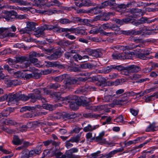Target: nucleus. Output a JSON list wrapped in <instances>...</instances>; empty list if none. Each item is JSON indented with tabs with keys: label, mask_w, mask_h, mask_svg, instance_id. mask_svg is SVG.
<instances>
[{
	"label": "nucleus",
	"mask_w": 158,
	"mask_h": 158,
	"mask_svg": "<svg viewBox=\"0 0 158 158\" xmlns=\"http://www.w3.org/2000/svg\"><path fill=\"white\" fill-rule=\"evenodd\" d=\"M86 80L87 78L82 77H79L75 79L68 78L67 79L64 86H62V88L61 87L60 91L62 92L64 89L67 88H70L71 85L76 83L77 81H86Z\"/></svg>",
	"instance_id": "obj_1"
},
{
	"label": "nucleus",
	"mask_w": 158,
	"mask_h": 158,
	"mask_svg": "<svg viewBox=\"0 0 158 158\" xmlns=\"http://www.w3.org/2000/svg\"><path fill=\"white\" fill-rule=\"evenodd\" d=\"M155 31H156V30H154V29H143L142 30H139L137 31L134 30L131 31V35H134L142 34L143 35L144 34L148 35L153 34L154 33H156V32H155Z\"/></svg>",
	"instance_id": "obj_2"
},
{
	"label": "nucleus",
	"mask_w": 158,
	"mask_h": 158,
	"mask_svg": "<svg viewBox=\"0 0 158 158\" xmlns=\"http://www.w3.org/2000/svg\"><path fill=\"white\" fill-rule=\"evenodd\" d=\"M4 14H5L4 15H1L0 18H5L7 20L11 21L13 20L14 17L16 14V13L14 11H4L3 12Z\"/></svg>",
	"instance_id": "obj_3"
},
{
	"label": "nucleus",
	"mask_w": 158,
	"mask_h": 158,
	"mask_svg": "<svg viewBox=\"0 0 158 158\" xmlns=\"http://www.w3.org/2000/svg\"><path fill=\"white\" fill-rule=\"evenodd\" d=\"M113 69H116L118 71H120L122 69V68L121 66L120 65H111L108 66L103 69L102 70V72H101V73L106 74L110 72Z\"/></svg>",
	"instance_id": "obj_4"
},
{
	"label": "nucleus",
	"mask_w": 158,
	"mask_h": 158,
	"mask_svg": "<svg viewBox=\"0 0 158 158\" xmlns=\"http://www.w3.org/2000/svg\"><path fill=\"white\" fill-rule=\"evenodd\" d=\"M74 97L72 96L69 95L65 98H62L64 101H68V102L69 103L70 107L73 110H75L78 109L77 104L76 103L74 102H70V100L73 99Z\"/></svg>",
	"instance_id": "obj_5"
},
{
	"label": "nucleus",
	"mask_w": 158,
	"mask_h": 158,
	"mask_svg": "<svg viewBox=\"0 0 158 158\" xmlns=\"http://www.w3.org/2000/svg\"><path fill=\"white\" fill-rule=\"evenodd\" d=\"M76 117V115L74 113H68L64 112L62 114H58V115L57 116V118L73 119L75 118Z\"/></svg>",
	"instance_id": "obj_6"
},
{
	"label": "nucleus",
	"mask_w": 158,
	"mask_h": 158,
	"mask_svg": "<svg viewBox=\"0 0 158 158\" xmlns=\"http://www.w3.org/2000/svg\"><path fill=\"white\" fill-rule=\"evenodd\" d=\"M105 131H102L99 134L98 136L95 137L94 140H95L96 142H98L100 144L106 143V139L103 137L105 135Z\"/></svg>",
	"instance_id": "obj_7"
},
{
	"label": "nucleus",
	"mask_w": 158,
	"mask_h": 158,
	"mask_svg": "<svg viewBox=\"0 0 158 158\" xmlns=\"http://www.w3.org/2000/svg\"><path fill=\"white\" fill-rule=\"evenodd\" d=\"M41 148L42 145H40L37 147L35 149L28 151L30 157L39 155L41 152Z\"/></svg>",
	"instance_id": "obj_8"
},
{
	"label": "nucleus",
	"mask_w": 158,
	"mask_h": 158,
	"mask_svg": "<svg viewBox=\"0 0 158 158\" xmlns=\"http://www.w3.org/2000/svg\"><path fill=\"white\" fill-rule=\"evenodd\" d=\"M125 70L129 73H134L140 71L141 69L139 66L132 65L126 67Z\"/></svg>",
	"instance_id": "obj_9"
},
{
	"label": "nucleus",
	"mask_w": 158,
	"mask_h": 158,
	"mask_svg": "<svg viewBox=\"0 0 158 158\" xmlns=\"http://www.w3.org/2000/svg\"><path fill=\"white\" fill-rule=\"evenodd\" d=\"M18 93L15 94H10L7 95V99L9 102H16L18 101Z\"/></svg>",
	"instance_id": "obj_10"
},
{
	"label": "nucleus",
	"mask_w": 158,
	"mask_h": 158,
	"mask_svg": "<svg viewBox=\"0 0 158 158\" xmlns=\"http://www.w3.org/2000/svg\"><path fill=\"white\" fill-rule=\"evenodd\" d=\"M44 30L43 27H38L35 31L34 34L37 37H44Z\"/></svg>",
	"instance_id": "obj_11"
},
{
	"label": "nucleus",
	"mask_w": 158,
	"mask_h": 158,
	"mask_svg": "<svg viewBox=\"0 0 158 158\" xmlns=\"http://www.w3.org/2000/svg\"><path fill=\"white\" fill-rule=\"evenodd\" d=\"M120 60H124L131 59L132 56V54L131 53L127 52H123L119 53Z\"/></svg>",
	"instance_id": "obj_12"
},
{
	"label": "nucleus",
	"mask_w": 158,
	"mask_h": 158,
	"mask_svg": "<svg viewBox=\"0 0 158 158\" xmlns=\"http://www.w3.org/2000/svg\"><path fill=\"white\" fill-rule=\"evenodd\" d=\"M61 104L60 103L55 104L54 106L48 104L43 105V109L48 110H52L57 106H61Z\"/></svg>",
	"instance_id": "obj_13"
},
{
	"label": "nucleus",
	"mask_w": 158,
	"mask_h": 158,
	"mask_svg": "<svg viewBox=\"0 0 158 158\" xmlns=\"http://www.w3.org/2000/svg\"><path fill=\"white\" fill-rule=\"evenodd\" d=\"M123 150V148H120L110 152L108 154L105 155L104 157H106V158H110L116 153L122 152Z\"/></svg>",
	"instance_id": "obj_14"
},
{
	"label": "nucleus",
	"mask_w": 158,
	"mask_h": 158,
	"mask_svg": "<svg viewBox=\"0 0 158 158\" xmlns=\"http://www.w3.org/2000/svg\"><path fill=\"white\" fill-rule=\"evenodd\" d=\"M99 127V126L98 125H96L92 126L90 124H89L87 125V126L83 128V131L85 132L91 131L97 129Z\"/></svg>",
	"instance_id": "obj_15"
},
{
	"label": "nucleus",
	"mask_w": 158,
	"mask_h": 158,
	"mask_svg": "<svg viewBox=\"0 0 158 158\" xmlns=\"http://www.w3.org/2000/svg\"><path fill=\"white\" fill-rule=\"evenodd\" d=\"M43 143H44V145L45 146H48L52 143L55 146V148L58 146L60 144V142H56V141H53L52 140H47L46 141H44L43 142Z\"/></svg>",
	"instance_id": "obj_16"
},
{
	"label": "nucleus",
	"mask_w": 158,
	"mask_h": 158,
	"mask_svg": "<svg viewBox=\"0 0 158 158\" xmlns=\"http://www.w3.org/2000/svg\"><path fill=\"white\" fill-rule=\"evenodd\" d=\"M57 11L56 10H38L37 12L42 14H48L49 15H52L53 14L56 13Z\"/></svg>",
	"instance_id": "obj_17"
},
{
	"label": "nucleus",
	"mask_w": 158,
	"mask_h": 158,
	"mask_svg": "<svg viewBox=\"0 0 158 158\" xmlns=\"http://www.w3.org/2000/svg\"><path fill=\"white\" fill-rule=\"evenodd\" d=\"M158 130V127L156 126L155 123H153L148 126V127L146 128V131L147 132H149L155 131Z\"/></svg>",
	"instance_id": "obj_18"
},
{
	"label": "nucleus",
	"mask_w": 158,
	"mask_h": 158,
	"mask_svg": "<svg viewBox=\"0 0 158 158\" xmlns=\"http://www.w3.org/2000/svg\"><path fill=\"white\" fill-rule=\"evenodd\" d=\"M23 139H20L17 135H14L13 140L12 141V143L15 145H20L22 144Z\"/></svg>",
	"instance_id": "obj_19"
},
{
	"label": "nucleus",
	"mask_w": 158,
	"mask_h": 158,
	"mask_svg": "<svg viewBox=\"0 0 158 158\" xmlns=\"http://www.w3.org/2000/svg\"><path fill=\"white\" fill-rule=\"evenodd\" d=\"M56 148H53L52 149L49 150H44L43 153L44 156H46L47 155L51 156H55V155H54V151H55L56 150H58L57 149H56Z\"/></svg>",
	"instance_id": "obj_20"
},
{
	"label": "nucleus",
	"mask_w": 158,
	"mask_h": 158,
	"mask_svg": "<svg viewBox=\"0 0 158 158\" xmlns=\"http://www.w3.org/2000/svg\"><path fill=\"white\" fill-rule=\"evenodd\" d=\"M101 8L99 6L94 7L91 9L89 10V12L92 14H97L101 12Z\"/></svg>",
	"instance_id": "obj_21"
},
{
	"label": "nucleus",
	"mask_w": 158,
	"mask_h": 158,
	"mask_svg": "<svg viewBox=\"0 0 158 158\" xmlns=\"http://www.w3.org/2000/svg\"><path fill=\"white\" fill-rule=\"evenodd\" d=\"M29 60L31 63L33 64L36 67H41L38 60L35 57H29Z\"/></svg>",
	"instance_id": "obj_22"
},
{
	"label": "nucleus",
	"mask_w": 158,
	"mask_h": 158,
	"mask_svg": "<svg viewBox=\"0 0 158 158\" xmlns=\"http://www.w3.org/2000/svg\"><path fill=\"white\" fill-rule=\"evenodd\" d=\"M84 117L87 118H97L100 117V115L98 114H95L91 113H85L83 114Z\"/></svg>",
	"instance_id": "obj_23"
},
{
	"label": "nucleus",
	"mask_w": 158,
	"mask_h": 158,
	"mask_svg": "<svg viewBox=\"0 0 158 158\" xmlns=\"http://www.w3.org/2000/svg\"><path fill=\"white\" fill-rule=\"evenodd\" d=\"M62 4L60 2L57 0H53L51 2H48L46 5L48 7H50L53 6H59L61 5Z\"/></svg>",
	"instance_id": "obj_24"
},
{
	"label": "nucleus",
	"mask_w": 158,
	"mask_h": 158,
	"mask_svg": "<svg viewBox=\"0 0 158 158\" xmlns=\"http://www.w3.org/2000/svg\"><path fill=\"white\" fill-rule=\"evenodd\" d=\"M26 27L31 33V31L35 29V23L31 22H28L27 23Z\"/></svg>",
	"instance_id": "obj_25"
},
{
	"label": "nucleus",
	"mask_w": 158,
	"mask_h": 158,
	"mask_svg": "<svg viewBox=\"0 0 158 158\" xmlns=\"http://www.w3.org/2000/svg\"><path fill=\"white\" fill-rule=\"evenodd\" d=\"M101 78L102 80L100 81H101L97 82L96 83V85L98 86L102 87L106 86V80L104 77H101Z\"/></svg>",
	"instance_id": "obj_26"
},
{
	"label": "nucleus",
	"mask_w": 158,
	"mask_h": 158,
	"mask_svg": "<svg viewBox=\"0 0 158 158\" xmlns=\"http://www.w3.org/2000/svg\"><path fill=\"white\" fill-rule=\"evenodd\" d=\"M102 54L97 50L93 49L92 53L90 56H92L95 57H99L101 56Z\"/></svg>",
	"instance_id": "obj_27"
},
{
	"label": "nucleus",
	"mask_w": 158,
	"mask_h": 158,
	"mask_svg": "<svg viewBox=\"0 0 158 158\" xmlns=\"http://www.w3.org/2000/svg\"><path fill=\"white\" fill-rule=\"evenodd\" d=\"M15 62L16 63H21L27 60V57L25 56H18L15 58Z\"/></svg>",
	"instance_id": "obj_28"
},
{
	"label": "nucleus",
	"mask_w": 158,
	"mask_h": 158,
	"mask_svg": "<svg viewBox=\"0 0 158 158\" xmlns=\"http://www.w3.org/2000/svg\"><path fill=\"white\" fill-rule=\"evenodd\" d=\"M83 6H95L96 4L92 2L89 0H83Z\"/></svg>",
	"instance_id": "obj_29"
},
{
	"label": "nucleus",
	"mask_w": 158,
	"mask_h": 158,
	"mask_svg": "<svg viewBox=\"0 0 158 158\" xmlns=\"http://www.w3.org/2000/svg\"><path fill=\"white\" fill-rule=\"evenodd\" d=\"M18 130V132H25L27 130V127L26 126V125H23V124H20L19 127H18L17 128Z\"/></svg>",
	"instance_id": "obj_30"
},
{
	"label": "nucleus",
	"mask_w": 158,
	"mask_h": 158,
	"mask_svg": "<svg viewBox=\"0 0 158 158\" xmlns=\"http://www.w3.org/2000/svg\"><path fill=\"white\" fill-rule=\"evenodd\" d=\"M18 100H21L23 101H26L29 98V94L27 96L24 94L22 95L20 92L18 93Z\"/></svg>",
	"instance_id": "obj_31"
},
{
	"label": "nucleus",
	"mask_w": 158,
	"mask_h": 158,
	"mask_svg": "<svg viewBox=\"0 0 158 158\" xmlns=\"http://www.w3.org/2000/svg\"><path fill=\"white\" fill-rule=\"evenodd\" d=\"M67 75L66 74H64L56 77L54 78V80L56 81L60 82L66 78V76Z\"/></svg>",
	"instance_id": "obj_32"
},
{
	"label": "nucleus",
	"mask_w": 158,
	"mask_h": 158,
	"mask_svg": "<svg viewBox=\"0 0 158 158\" xmlns=\"http://www.w3.org/2000/svg\"><path fill=\"white\" fill-rule=\"evenodd\" d=\"M81 68L83 69H92L93 65L90 63H85L82 64L80 66Z\"/></svg>",
	"instance_id": "obj_33"
},
{
	"label": "nucleus",
	"mask_w": 158,
	"mask_h": 158,
	"mask_svg": "<svg viewBox=\"0 0 158 158\" xmlns=\"http://www.w3.org/2000/svg\"><path fill=\"white\" fill-rule=\"evenodd\" d=\"M29 98H31V102H34L37 99H39L40 97L37 96V95H34V94H29Z\"/></svg>",
	"instance_id": "obj_34"
},
{
	"label": "nucleus",
	"mask_w": 158,
	"mask_h": 158,
	"mask_svg": "<svg viewBox=\"0 0 158 158\" xmlns=\"http://www.w3.org/2000/svg\"><path fill=\"white\" fill-rule=\"evenodd\" d=\"M156 88L155 87H153L148 89H147L143 91V92H142V93L139 95V96L140 97H142L143 96L146 94H148L151 92L153 91H154V90Z\"/></svg>",
	"instance_id": "obj_35"
},
{
	"label": "nucleus",
	"mask_w": 158,
	"mask_h": 158,
	"mask_svg": "<svg viewBox=\"0 0 158 158\" xmlns=\"http://www.w3.org/2000/svg\"><path fill=\"white\" fill-rule=\"evenodd\" d=\"M30 157L28 154V150L27 149H25L22 152V154L21 158H29Z\"/></svg>",
	"instance_id": "obj_36"
},
{
	"label": "nucleus",
	"mask_w": 158,
	"mask_h": 158,
	"mask_svg": "<svg viewBox=\"0 0 158 158\" xmlns=\"http://www.w3.org/2000/svg\"><path fill=\"white\" fill-rule=\"evenodd\" d=\"M48 87L50 89H56L60 87V85L58 83L51 84Z\"/></svg>",
	"instance_id": "obj_37"
},
{
	"label": "nucleus",
	"mask_w": 158,
	"mask_h": 158,
	"mask_svg": "<svg viewBox=\"0 0 158 158\" xmlns=\"http://www.w3.org/2000/svg\"><path fill=\"white\" fill-rule=\"evenodd\" d=\"M86 137L87 140L90 142L93 141L95 138V137H92V133L90 132H88L86 134Z\"/></svg>",
	"instance_id": "obj_38"
},
{
	"label": "nucleus",
	"mask_w": 158,
	"mask_h": 158,
	"mask_svg": "<svg viewBox=\"0 0 158 158\" xmlns=\"http://www.w3.org/2000/svg\"><path fill=\"white\" fill-rule=\"evenodd\" d=\"M15 33L9 32L8 33L4 34L3 35H0V38L2 39L4 37H14L15 36Z\"/></svg>",
	"instance_id": "obj_39"
},
{
	"label": "nucleus",
	"mask_w": 158,
	"mask_h": 158,
	"mask_svg": "<svg viewBox=\"0 0 158 158\" xmlns=\"http://www.w3.org/2000/svg\"><path fill=\"white\" fill-rule=\"evenodd\" d=\"M137 46H138V45H135L134 44L131 43L129 44V46H123V50H131L136 48Z\"/></svg>",
	"instance_id": "obj_40"
},
{
	"label": "nucleus",
	"mask_w": 158,
	"mask_h": 158,
	"mask_svg": "<svg viewBox=\"0 0 158 158\" xmlns=\"http://www.w3.org/2000/svg\"><path fill=\"white\" fill-rule=\"evenodd\" d=\"M121 105L120 101L119 99L114 100L113 103L110 105L111 107H114L115 105Z\"/></svg>",
	"instance_id": "obj_41"
},
{
	"label": "nucleus",
	"mask_w": 158,
	"mask_h": 158,
	"mask_svg": "<svg viewBox=\"0 0 158 158\" xmlns=\"http://www.w3.org/2000/svg\"><path fill=\"white\" fill-rule=\"evenodd\" d=\"M100 28H94L91 30H90L89 32L91 34H96L99 32L100 31Z\"/></svg>",
	"instance_id": "obj_42"
},
{
	"label": "nucleus",
	"mask_w": 158,
	"mask_h": 158,
	"mask_svg": "<svg viewBox=\"0 0 158 158\" xmlns=\"http://www.w3.org/2000/svg\"><path fill=\"white\" fill-rule=\"evenodd\" d=\"M19 31L21 34L25 33L30 34L31 33V32L29 31V30L26 27L24 28L20 29Z\"/></svg>",
	"instance_id": "obj_43"
},
{
	"label": "nucleus",
	"mask_w": 158,
	"mask_h": 158,
	"mask_svg": "<svg viewBox=\"0 0 158 158\" xmlns=\"http://www.w3.org/2000/svg\"><path fill=\"white\" fill-rule=\"evenodd\" d=\"M14 2L18 3L20 5H27L29 4V3L27 2L22 0H14Z\"/></svg>",
	"instance_id": "obj_44"
},
{
	"label": "nucleus",
	"mask_w": 158,
	"mask_h": 158,
	"mask_svg": "<svg viewBox=\"0 0 158 158\" xmlns=\"http://www.w3.org/2000/svg\"><path fill=\"white\" fill-rule=\"evenodd\" d=\"M112 97L111 95L105 96L103 98V101L104 102H108L112 99Z\"/></svg>",
	"instance_id": "obj_45"
},
{
	"label": "nucleus",
	"mask_w": 158,
	"mask_h": 158,
	"mask_svg": "<svg viewBox=\"0 0 158 158\" xmlns=\"http://www.w3.org/2000/svg\"><path fill=\"white\" fill-rule=\"evenodd\" d=\"M45 62L47 63L46 65L48 67H54L56 66V62H52L49 61H45Z\"/></svg>",
	"instance_id": "obj_46"
},
{
	"label": "nucleus",
	"mask_w": 158,
	"mask_h": 158,
	"mask_svg": "<svg viewBox=\"0 0 158 158\" xmlns=\"http://www.w3.org/2000/svg\"><path fill=\"white\" fill-rule=\"evenodd\" d=\"M60 22L61 23L64 24L70 23L72 22V21H70L67 19H60Z\"/></svg>",
	"instance_id": "obj_47"
},
{
	"label": "nucleus",
	"mask_w": 158,
	"mask_h": 158,
	"mask_svg": "<svg viewBox=\"0 0 158 158\" xmlns=\"http://www.w3.org/2000/svg\"><path fill=\"white\" fill-rule=\"evenodd\" d=\"M139 151L140 150L138 149V148H136V147H135L133 149L129 150L128 152H129L131 154L134 155L136 152Z\"/></svg>",
	"instance_id": "obj_48"
},
{
	"label": "nucleus",
	"mask_w": 158,
	"mask_h": 158,
	"mask_svg": "<svg viewBox=\"0 0 158 158\" xmlns=\"http://www.w3.org/2000/svg\"><path fill=\"white\" fill-rule=\"evenodd\" d=\"M56 70H52L51 69H45L43 70L42 72V73L44 75H47L51 73L52 72H56Z\"/></svg>",
	"instance_id": "obj_49"
},
{
	"label": "nucleus",
	"mask_w": 158,
	"mask_h": 158,
	"mask_svg": "<svg viewBox=\"0 0 158 158\" xmlns=\"http://www.w3.org/2000/svg\"><path fill=\"white\" fill-rule=\"evenodd\" d=\"M6 32L7 31H12L15 32L16 30V27L14 25H12L10 27L6 28Z\"/></svg>",
	"instance_id": "obj_50"
},
{
	"label": "nucleus",
	"mask_w": 158,
	"mask_h": 158,
	"mask_svg": "<svg viewBox=\"0 0 158 158\" xmlns=\"http://www.w3.org/2000/svg\"><path fill=\"white\" fill-rule=\"evenodd\" d=\"M100 151H98L97 152L94 153L92 154L93 156L90 158H100L102 157V156L101 155H99L100 153Z\"/></svg>",
	"instance_id": "obj_51"
},
{
	"label": "nucleus",
	"mask_w": 158,
	"mask_h": 158,
	"mask_svg": "<svg viewBox=\"0 0 158 158\" xmlns=\"http://www.w3.org/2000/svg\"><path fill=\"white\" fill-rule=\"evenodd\" d=\"M73 58L75 61H78L82 60V56L79 54H75L73 56Z\"/></svg>",
	"instance_id": "obj_52"
},
{
	"label": "nucleus",
	"mask_w": 158,
	"mask_h": 158,
	"mask_svg": "<svg viewBox=\"0 0 158 158\" xmlns=\"http://www.w3.org/2000/svg\"><path fill=\"white\" fill-rule=\"evenodd\" d=\"M143 99L146 102H148L152 101L153 100V98L151 97L150 95L144 96L143 98Z\"/></svg>",
	"instance_id": "obj_53"
},
{
	"label": "nucleus",
	"mask_w": 158,
	"mask_h": 158,
	"mask_svg": "<svg viewBox=\"0 0 158 158\" xmlns=\"http://www.w3.org/2000/svg\"><path fill=\"white\" fill-rule=\"evenodd\" d=\"M59 53L56 52L51 55L50 56V59L51 60H56L58 57Z\"/></svg>",
	"instance_id": "obj_54"
},
{
	"label": "nucleus",
	"mask_w": 158,
	"mask_h": 158,
	"mask_svg": "<svg viewBox=\"0 0 158 158\" xmlns=\"http://www.w3.org/2000/svg\"><path fill=\"white\" fill-rule=\"evenodd\" d=\"M7 61L9 64L10 65H12V66H13L15 63H16L15 59L13 60L10 58H9L7 59Z\"/></svg>",
	"instance_id": "obj_55"
},
{
	"label": "nucleus",
	"mask_w": 158,
	"mask_h": 158,
	"mask_svg": "<svg viewBox=\"0 0 158 158\" xmlns=\"http://www.w3.org/2000/svg\"><path fill=\"white\" fill-rule=\"evenodd\" d=\"M43 27L44 30H52L53 29V28L54 27V26H52L51 25H45L43 26Z\"/></svg>",
	"instance_id": "obj_56"
},
{
	"label": "nucleus",
	"mask_w": 158,
	"mask_h": 158,
	"mask_svg": "<svg viewBox=\"0 0 158 158\" xmlns=\"http://www.w3.org/2000/svg\"><path fill=\"white\" fill-rule=\"evenodd\" d=\"M101 27L104 30H106L107 29H110L111 25L109 23H106L103 24L101 26Z\"/></svg>",
	"instance_id": "obj_57"
},
{
	"label": "nucleus",
	"mask_w": 158,
	"mask_h": 158,
	"mask_svg": "<svg viewBox=\"0 0 158 158\" xmlns=\"http://www.w3.org/2000/svg\"><path fill=\"white\" fill-rule=\"evenodd\" d=\"M113 21L115 22L116 23L120 25L123 24V19L122 20H120L116 18H114L113 19Z\"/></svg>",
	"instance_id": "obj_58"
},
{
	"label": "nucleus",
	"mask_w": 158,
	"mask_h": 158,
	"mask_svg": "<svg viewBox=\"0 0 158 158\" xmlns=\"http://www.w3.org/2000/svg\"><path fill=\"white\" fill-rule=\"evenodd\" d=\"M114 122L117 123L122 122L123 121V118L122 115H120L114 120Z\"/></svg>",
	"instance_id": "obj_59"
},
{
	"label": "nucleus",
	"mask_w": 158,
	"mask_h": 158,
	"mask_svg": "<svg viewBox=\"0 0 158 158\" xmlns=\"http://www.w3.org/2000/svg\"><path fill=\"white\" fill-rule=\"evenodd\" d=\"M135 141H136V140H135L133 141H129L127 142L125 141L124 142V144L125 145V147H127L129 146L134 143H135Z\"/></svg>",
	"instance_id": "obj_60"
},
{
	"label": "nucleus",
	"mask_w": 158,
	"mask_h": 158,
	"mask_svg": "<svg viewBox=\"0 0 158 158\" xmlns=\"http://www.w3.org/2000/svg\"><path fill=\"white\" fill-rule=\"evenodd\" d=\"M141 77V75L138 74H134L131 76L132 79L136 80Z\"/></svg>",
	"instance_id": "obj_61"
},
{
	"label": "nucleus",
	"mask_w": 158,
	"mask_h": 158,
	"mask_svg": "<svg viewBox=\"0 0 158 158\" xmlns=\"http://www.w3.org/2000/svg\"><path fill=\"white\" fill-rule=\"evenodd\" d=\"M83 0H79L78 2H75V5L77 6L81 7L83 6Z\"/></svg>",
	"instance_id": "obj_62"
},
{
	"label": "nucleus",
	"mask_w": 158,
	"mask_h": 158,
	"mask_svg": "<svg viewBox=\"0 0 158 158\" xmlns=\"http://www.w3.org/2000/svg\"><path fill=\"white\" fill-rule=\"evenodd\" d=\"M110 29L115 31H119L120 28L116 24H112L111 25Z\"/></svg>",
	"instance_id": "obj_63"
},
{
	"label": "nucleus",
	"mask_w": 158,
	"mask_h": 158,
	"mask_svg": "<svg viewBox=\"0 0 158 158\" xmlns=\"http://www.w3.org/2000/svg\"><path fill=\"white\" fill-rule=\"evenodd\" d=\"M138 57L140 59L145 60L147 59V57L143 53V52H142L141 53H138Z\"/></svg>",
	"instance_id": "obj_64"
}]
</instances>
